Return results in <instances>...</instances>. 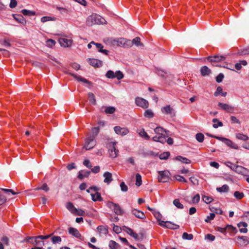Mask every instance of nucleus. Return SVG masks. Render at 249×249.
Listing matches in <instances>:
<instances>
[{"instance_id":"nucleus-3","label":"nucleus","mask_w":249,"mask_h":249,"mask_svg":"<svg viewBox=\"0 0 249 249\" xmlns=\"http://www.w3.org/2000/svg\"><path fill=\"white\" fill-rule=\"evenodd\" d=\"M107 206L108 208L113 211L117 215H123L124 214V211L121 209L120 206L117 203H114L111 201H108Z\"/></svg>"},{"instance_id":"nucleus-4","label":"nucleus","mask_w":249,"mask_h":249,"mask_svg":"<svg viewBox=\"0 0 249 249\" xmlns=\"http://www.w3.org/2000/svg\"><path fill=\"white\" fill-rule=\"evenodd\" d=\"M158 174V179L160 182H167L170 179V173L168 170L160 171Z\"/></svg>"},{"instance_id":"nucleus-8","label":"nucleus","mask_w":249,"mask_h":249,"mask_svg":"<svg viewBox=\"0 0 249 249\" xmlns=\"http://www.w3.org/2000/svg\"><path fill=\"white\" fill-rule=\"evenodd\" d=\"M159 225L164 228H168L170 229L176 230L179 228V226L170 221H163L159 220Z\"/></svg>"},{"instance_id":"nucleus-26","label":"nucleus","mask_w":249,"mask_h":249,"mask_svg":"<svg viewBox=\"0 0 249 249\" xmlns=\"http://www.w3.org/2000/svg\"><path fill=\"white\" fill-rule=\"evenodd\" d=\"M69 232L76 238H79L81 236V234L78 230L72 227H71L69 229Z\"/></svg>"},{"instance_id":"nucleus-52","label":"nucleus","mask_w":249,"mask_h":249,"mask_svg":"<svg viewBox=\"0 0 249 249\" xmlns=\"http://www.w3.org/2000/svg\"><path fill=\"white\" fill-rule=\"evenodd\" d=\"M202 200L205 203L208 204L212 202L213 201V198L212 197L203 196H202Z\"/></svg>"},{"instance_id":"nucleus-60","label":"nucleus","mask_w":249,"mask_h":249,"mask_svg":"<svg viewBox=\"0 0 249 249\" xmlns=\"http://www.w3.org/2000/svg\"><path fill=\"white\" fill-rule=\"evenodd\" d=\"M231 123L240 124V121L235 116H231Z\"/></svg>"},{"instance_id":"nucleus-10","label":"nucleus","mask_w":249,"mask_h":249,"mask_svg":"<svg viewBox=\"0 0 249 249\" xmlns=\"http://www.w3.org/2000/svg\"><path fill=\"white\" fill-rule=\"evenodd\" d=\"M135 103L138 106L143 108H147L149 106L148 102L145 99L141 97H137L136 98Z\"/></svg>"},{"instance_id":"nucleus-28","label":"nucleus","mask_w":249,"mask_h":249,"mask_svg":"<svg viewBox=\"0 0 249 249\" xmlns=\"http://www.w3.org/2000/svg\"><path fill=\"white\" fill-rule=\"evenodd\" d=\"M211 72V70L206 66L202 67L200 69V73L203 76L208 75Z\"/></svg>"},{"instance_id":"nucleus-5","label":"nucleus","mask_w":249,"mask_h":249,"mask_svg":"<svg viewBox=\"0 0 249 249\" xmlns=\"http://www.w3.org/2000/svg\"><path fill=\"white\" fill-rule=\"evenodd\" d=\"M106 76L109 79H113L116 78L118 80H121L124 77V74L120 71H117L115 72L111 70L108 71Z\"/></svg>"},{"instance_id":"nucleus-33","label":"nucleus","mask_w":249,"mask_h":249,"mask_svg":"<svg viewBox=\"0 0 249 249\" xmlns=\"http://www.w3.org/2000/svg\"><path fill=\"white\" fill-rule=\"evenodd\" d=\"M235 137L237 139L242 140L243 141H246L249 139V138L247 135L240 133L236 134Z\"/></svg>"},{"instance_id":"nucleus-39","label":"nucleus","mask_w":249,"mask_h":249,"mask_svg":"<svg viewBox=\"0 0 249 249\" xmlns=\"http://www.w3.org/2000/svg\"><path fill=\"white\" fill-rule=\"evenodd\" d=\"M21 13L23 15L28 16H34L36 14L35 12L27 9L22 10Z\"/></svg>"},{"instance_id":"nucleus-43","label":"nucleus","mask_w":249,"mask_h":249,"mask_svg":"<svg viewBox=\"0 0 249 249\" xmlns=\"http://www.w3.org/2000/svg\"><path fill=\"white\" fill-rule=\"evenodd\" d=\"M142 183V177L141 175L139 173L136 174V185L137 186H140Z\"/></svg>"},{"instance_id":"nucleus-36","label":"nucleus","mask_w":249,"mask_h":249,"mask_svg":"<svg viewBox=\"0 0 249 249\" xmlns=\"http://www.w3.org/2000/svg\"><path fill=\"white\" fill-rule=\"evenodd\" d=\"M109 247L111 249H117L120 247L118 243L113 240H110L109 243Z\"/></svg>"},{"instance_id":"nucleus-46","label":"nucleus","mask_w":249,"mask_h":249,"mask_svg":"<svg viewBox=\"0 0 249 249\" xmlns=\"http://www.w3.org/2000/svg\"><path fill=\"white\" fill-rule=\"evenodd\" d=\"M234 196L237 199H241L244 196V194L242 192H240L239 191H235L234 193Z\"/></svg>"},{"instance_id":"nucleus-49","label":"nucleus","mask_w":249,"mask_h":249,"mask_svg":"<svg viewBox=\"0 0 249 249\" xmlns=\"http://www.w3.org/2000/svg\"><path fill=\"white\" fill-rule=\"evenodd\" d=\"M42 190L45 192H48L50 190V188L46 183H44L41 187H39L35 189V190Z\"/></svg>"},{"instance_id":"nucleus-29","label":"nucleus","mask_w":249,"mask_h":249,"mask_svg":"<svg viewBox=\"0 0 249 249\" xmlns=\"http://www.w3.org/2000/svg\"><path fill=\"white\" fill-rule=\"evenodd\" d=\"M88 97L90 103L93 105H96V100L95 95L92 92H89L88 94Z\"/></svg>"},{"instance_id":"nucleus-1","label":"nucleus","mask_w":249,"mask_h":249,"mask_svg":"<svg viewBox=\"0 0 249 249\" xmlns=\"http://www.w3.org/2000/svg\"><path fill=\"white\" fill-rule=\"evenodd\" d=\"M106 22L105 19L101 16L93 14L87 18L86 24L89 26H91L95 24H103Z\"/></svg>"},{"instance_id":"nucleus-32","label":"nucleus","mask_w":249,"mask_h":249,"mask_svg":"<svg viewBox=\"0 0 249 249\" xmlns=\"http://www.w3.org/2000/svg\"><path fill=\"white\" fill-rule=\"evenodd\" d=\"M98 231L100 234H107L108 233V228L107 227H105L103 226H99L97 228Z\"/></svg>"},{"instance_id":"nucleus-17","label":"nucleus","mask_w":249,"mask_h":249,"mask_svg":"<svg viewBox=\"0 0 249 249\" xmlns=\"http://www.w3.org/2000/svg\"><path fill=\"white\" fill-rule=\"evenodd\" d=\"M218 106L220 107L223 110L226 111L229 113H232L233 111L234 107L227 104H224L219 102Z\"/></svg>"},{"instance_id":"nucleus-41","label":"nucleus","mask_w":249,"mask_h":249,"mask_svg":"<svg viewBox=\"0 0 249 249\" xmlns=\"http://www.w3.org/2000/svg\"><path fill=\"white\" fill-rule=\"evenodd\" d=\"M173 203V204L178 209H182L184 208L183 205L180 203L178 199H174Z\"/></svg>"},{"instance_id":"nucleus-47","label":"nucleus","mask_w":249,"mask_h":249,"mask_svg":"<svg viewBox=\"0 0 249 249\" xmlns=\"http://www.w3.org/2000/svg\"><path fill=\"white\" fill-rule=\"evenodd\" d=\"M132 43V45L135 44L136 46H142L143 44L141 43V39L139 37H136L132 40H131Z\"/></svg>"},{"instance_id":"nucleus-34","label":"nucleus","mask_w":249,"mask_h":249,"mask_svg":"<svg viewBox=\"0 0 249 249\" xmlns=\"http://www.w3.org/2000/svg\"><path fill=\"white\" fill-rule=\"evenodd\" d=\"M229 190V187L227 184H224L221 187L216 188V190L219 193L228 192Z\"/></svg>"},{"instance_id":"nucleus-54","label":"nucleus","mask_w":249,"mask_h":249,"mask_svg":"<svg viewBox=\"0 0 249 249\" xmlns=\"http://www.w3.org/2000/svg\"><path fill=\"white\" fill-rule=\"evenodd\" d=\"M139 134L141 137L144 138V139L147 140H148L150 139V137L148 135L147 133L144 130H142V131H141L139 133Z\"/></svg>"},{"instance_id":"nucleus-58","label":"nucleus","mask_w":249,"mask_h":249,"mask_svg":"<svg viewBox=\"0 0 249 249\" xmlns=\"http://www.w3.org/2000/svg\"><path fill=\"white\" fill-rule=\"evenodd\" d=\"M224 77V75L223 73H219L216 77V81L217 83H220L222 81L223 78Z\"/></svg>"},{"instance_id":"nucleus-48","label":"nucleus","mask_w":249,"mask_h":249,"mask_svg":"<svg viewBox=\"0 0 249 249\" xmlns=\"http://www.w3.org/2000/svg\"><path fill=\"white\" fill-rule=\"evenodd\" d=\"M182 237L183 239L190 240L193 239L194 236L192 234H188L187 232H184Z\"/></svg>"},{"instance_id":"nucleus-19","label":"nucleus","mask_w":249,"mask_h":249,"mask_svg":"<svg viewBox=\"0 0 249 249\" xmlns=\"http://www.w3.org/2000/svg\"><path fill=\"white\" fill-rule=\"evenodd\" d=\"M66 73L67 74H69L71 75V76H73L75 79H76L78 81H81L82 82H84L86 84H88L89 85L91 84V82L90 81H89V80H87L86 79H85L84 78H83L81 76H77V75H76L74 73H71L69 71H67Z\"/></svg>"},{"instance_id":"nucleus-18","label":"nucleus","mask_w":249,"mask_h":249,"mask_svg":"<svg viewBox=\"0 0 249 249\" xmlns=\"http://www.w3.org/2000/svg\"><path fill=\"white\" fill-rule=\"evenodd\" d=\"M58 42L60 45L63 47H69L71 44V40L65 38H59Z\"/></svg>"},{"instance_id":"nucleus-57","label":"nucleus","mask_w":249,"mask_h":249,"mask_svg":"<svg viewBox=\"0 0 249 249\" xmlns=\"http://www.w3.org/2000/svg\"><path fill=\"white\" fill-rule=\"evenodd\" d=\"M74 214L79 215V216H83L85 214V212L83 210L81 209H76V210L73 213Z\"/></svg>"},{"instance_id":"nucleus-11","label":"nucleus","mask_w":249,"mask_h":249,"mask_svg":"<svg viewBox=\"0 0 249 249\" xmlns=\"http://www.w3.org/2000/svg\"><path fill=\"white\" fill-rule=\"evenodd\" d=\"M234 169L235 172L239 174H241L245 176H248L249 175V170L243 166L237 165Z\"/></svg>"},{"instance_id":"nucleus-40","label":"nucleus","mask_w":249,"mask_h":249,"mask_svg":"<svg viewBox=\"0 0 249 249\" xmlns=\"http://www.w3.org/2000/svg\"><path fill=\"white\" fill-rule=\"evenodd\" d=\"M154 132L159 135H163L165 132V130L161 127L158 126L154 129Z\"/></svg>"},{"instance_id":"nucleus-64","label":"nucleus","mask_w":249,"mask_h":249,"mask_svg":"<svg viewBox=\"0 0 249 249\" xmlns=\"http://www.w3.org/2000/svg\"><path fill=\"white\" fill-rule=\"evenodd\" d=\"M189 180L194 185L198 184V180L194 177H191L190 178Z\"/></svg>"},{"instance_id":"nucleus-7","label":"nucleus","mask_w":249,"mask_h":249,"mask_svg":"<svg viewBox=\"0 0 249 249\" xmlns=\"http://www.w3.org/2000/svg\"><path fill=\"white\" fill-rule=\"evenodd\" d=\"M215 139L220 140L225 143L227 146L234 149H238V145L233 143L231 140L230 139L223 138V137H215Z\"/></svg>"},{"instance_id":"nucleus-35","label":"nucleus","mask_w":249,"mask_h":249,"mask_svg":"<svg viewBox=\"0 0 249 249\" xmlns=\"http://www.w3.org/2000/svg\"><path fill=\"white\" fill-rule=\"evenodd\" d=\"M176 159L180 161L181 162L183 163H190L191 162L190 160H189L186 158L182 157L181 156L176 157Z\"/></svg>"},{"instance_id":"nucleus-61","label":"nucleus","mask_w":249,"mask_h":249,"mask_svg":"<svg viewBox=\"0 0 249 249\" xmlns=\"http://www.w3.org/2000/svg\"><path fill=\"white\" fill-rule=\"evenodd\" d=\"M120 187L121 191L123 192H126L128 190V187L124 182H122L120 183Z\"/></svg>"},{"instance_id":"nucleus-50","label":"nucleus","mask_w":249,"mask_h":249,"mask_svg":"<svg viewBox=\"0 0 249 249\" xmlns=\"http://www.w3.org/2000/svg\"><path fill=\"white\" fill-rule=\"evenodd\" d=\"M144 116L145 117L151 118L154 116V113L151 110L147 109L145 111Z\"/></svg>"},{"instance_id":"nucleus-63","label":"nucleus","mask_w":249,"mask_h":249,"mask_svg":"<svg viewBox=\"0 0 249 249\" xmlns=\"http://www.w3.org/2000/svg\"><path fill=\"white\" fill-rule=\"evenodd\" d=\"M200 200V196L199 194L195 195L193 198V203H198Z\"/></svg>"},{"instance_id":"nucleus-12","label":"nucleus","mask_w":249,"mask_h":249,"mask_svg":"<svg viewBox=\"0 0 249 249\" xmlns=\"http://www.w3.org/2000/svg\"><path fill=\"white\" fill-rule=\"evenodd\" d=\"M238 244L241 246H246L249 244V237L246 236L236 237Z\"/></svg>"},{"instance_id":"nucleus-16","label":"nucleus","mask_w":249,"mask_h":249,"mask_svg":"<svg viewBox=\"0 0 249 249\" xmlns=\"http://www.w3.org/2000/svg\"><path fill=\"white\" fill-rule=\"evenodd\" d=\"M88 62L89 64L95 68H99L102 66V61L94 58H89Z\"/></svg>"},{"instance_id":"nucleus-53","label":"nucleus","mask_w":249,"mask_h":249,"mask_svg":"<svg viewBox=\"0 0 249 249\" xmlns=\"http://www.w3.org/2000/svg\"><path fill=\"white\" fill-rule=\"evenodd\" d=\"M211 211L217 214H222L223 213L222 210L220 208H214L213 207L210 208Z\"/></svg>"},{"instance_id":"nucleus-62","label":"nucleus","mask_w":249,"mask_h":249,"mask_svg":"<svg viewBox=\"0 0 249 249\" xmlns=\"http://www.w3.org/2000/svg\"><path fill=\"white\" fill-rule=\"evenodd\" d=\"M124 231H126V232L129 235H130L131 236V235L132 234H133V233L134 232L133 231L132 229H131V228H128V227H125L124 226Z\"/></svg>"},{"instance_id":"nucleus-56","label":"nucleus","mask_w":249,"mask_h":249,"mask_svg":"<svg viewBox=\"0 0 249 249\" xmlns=\"http://www.w3.org/2000/svg\"><path fill=\"white\" fill-rule=\"evenodd\" d=\"M215 217V214L214 213H211L210 215L207 216L205 221L207 223L210 222V221L213 220Z\"/></svg>"},{"instance_id":"nucleus-23","label":"nucleus","mask_w":249,"mask_h":249,"mask_svg":"<svg viewBox=\"0 0 249 249\" xmlns=\"http://www.w3.org/2000/svg\"><path fill=\"white\" fill-rule=\"evenodd\" d=\"M13 16L14 19L19 23L23 25L26 24V20L21 15L13 14Z\"/></svg>"},{"instance_id":"nucleus-2","label":"nucleus","mask_w":249,"mask_h":249,"mask_svg":"<svg viewBox=\"0 0 249 249\" xmlns=\"http://www.w3.org/2000/svg\"><path fill=\"white\" fill-rule=\"evenodd\" d=\"M109 43L113 46L122 47L124 48H129L132 46V43L130 40L124 38L117 39L110 38Z\"/></svg>"},{"instance_id":"nucleus-25","label":"nucleus","mask_w":249,"mask_h":249,"mask_svg":"<svg viewBox=\"0 0 249 249\" xmlns=\"http://www.w3.org/2000/svg\"><path fill=\"white\" fill-rule=\"evenodd\" d=\"M96 49L98 50V51L100 53H103L105 55H107L109 53V51L106 49H103L104 46L102 44L98 43H96L95 44Z\"/></svg>"},{"instance_id":"nucleus-6","label":"nucleus","mask_w":249,"mask_h":249,"mask_svg":"<svg viewBox=\"0 0 249 249\" xmlns=\"http://www.w3.org/2000/svg\"><path fill=\"white\" fill-rule=\"evenodd\" d=\"M161 112L165 114L169 115L171 117L176 116L175 109L171 107L170 105H167L161 108Z\"/></svg>"},{"instance_id":"nucleus-9","label":"nucleus","mask_w":249,"mask_h":249,"mask_svg":"<svg viewBox=\"0 0 249 249\" xmlns=\"http://www.w3.org/2000/svg\"><path fill=\"white\" fill-rule=\"evenodd\" d=\"M225 59L226 56L225 55H221L219 54L215 55L214 56H209L207 57L208 61L212 63L224 61Z\"/></svg>"},{"instance_id":"nucleus-37","label":"nucleus","mask_w":249,"mask_h":249,"mask_svg":"<svg viewBox=\"0 0 249 249\" xmlns=\"http://www.w3.org/2000/svg\"><path fill=\"white\" fill-rule=\"evenodd\" d=\"M66 208L72 213H73L76 210V208H75L73 204L70 202L67 203Z\"/></svg>"},{"instance_id":"nucleus-13","label":"nucleus","mask_w":249,"mask_h":249,"mask_svg":"<svg viewBox=\"0 0 249 249\" xmlns=\"http://www.w3.org/2000/svg\"><path fill=\"white\" fill-rule=\"evenodd\" d=\"M114 130L118 135L124 136L129 133V130L124 127H121L119 126H116L114 127Z\"/></svg>"},{"instance_id":"nucleus-24","label":"nucleus","mask_w":249,"mask_h":249,"mask_svg":"<svg viewBox=\"0 0 249 249\" xmlns=\"http://www.w3.org/2000/svg\"><path fill=\"white\" fill-rule=\"evenodd\" d=\"M103 176L105 177L104 182L109 184L113 180L112 174L109 172H106L104 173Z\"/></svg>"},{"instance_id":"nucleus-20","label":"nucleus","mask_w":249,"mask_h":249,"mask_svg":"<svg viewBox=\"0 0 249 249\" xmlns=\"http://www.w3.org/2000/svg\"><path fill=\"white\" fill-rule=\"evenodd\" d=\"M131 213L132 214L138 218L143 219L145 218L144 213L141 211L134 209L132 210Z\"/></svg>"},{"instance_id":"nucleus-44","label":"nucleus","mask_w":249,"mask_h":249,"mask_svg":"<svg viewBox=\"0 0 249 249\" xmlns=\"http://www.w3.org/2000/svg\"><path fill=\"white\" fill-rule=\"evenodd\" d=\"M51 240L53 244H59L62 241L61 238L58 236H53L51 238Z\"/></svg>"},{"instance_id":"nucleus-15","label":"nucleus","mask_w":249,"mask_h":249,"mask_svg":"<svg viewBox=\"0 0 249 249\" xmlns=\"http://www.w3.org/2000/svg\"><path fill=\"white\" fill-rule=\"evenodd\" d=\"M111 144L112 147L109 149V156L112 158H115L118 155L119 151L115 147L116 142H112Z\"/></svg>"},{"instance_id":"nucleus-45","label":"nucleus","mask_w":249,"mask_h":249,"mask_svg":"<svg viewBox=\"0 0 249 249\" xmlns=\"http://www.w3.org/2000/svg\"><path fill=\"white\" fill-rule=\"evenodd\" d=\"M196 139L199 142H202L204 141V136L201 133H198L196 135Z\"/></svg>"},{"instance_id":"nucleus-42","label":"nucleus","mask_w":249,"mask_h":249,"mask_svg":"<svg viewBox=\"0 0 249 249\" xmlns=\"http://www.w3.org/2000/svg\"><path fill=\"white\" fill-rule=\"evenodd\" d=\"M92 136L90 137H91V138H93L94 139L95 137L97 136L99 132L100 128L99 127H95L92 128Z\"/></svg>"},{"instance_id":"nucleus-59","label":"nucleus","mask_w":249,"mask_h":249,"mask_svg":"<svg viewBox=\"0 0 249 249\" xmlns=\"http://www.w3.org/2000/svg\"><path fill=\"white\" fill-rule=\"evenodd\" d=\"M53 20H54L53 18L51 17H48V16L43 17L41 18V21L42 22H45L48 21Z\"/></svg>"},{"instance_id":"nucleus-22","label":"nucleus","mask_w":249,"mask_h":249,"mask_svg":"<svg viewBox=\"0 0 249 249\" xmlns=\"http://www.w3.org/2000/svg\"><path fill=\"white\" fill-rule=\"evenodd\" d=\"M237 226L239 229V231L240 232H247L248 229H247V227L248 226V224L247 223L244 222H241L238 224Z\"/></svg>"},{"instance_id":"nucleus-14","label":"nucleus","mask_w":249,"mask_h":249,"mask_svg":"<svg viewBox=\"0 0 249 249\" xmlns=\"http://www.w3.org/2000/svg\"><path fill=\"white\" fill-rule=\"evenodd\" d=\"M96 142L93 138L89 137L86 142L84 147L86 150H90L95 145Z\"/></svg>"},{"instance_id":"nucleus-30","label":"nucleus","mask_w":249,"mask_h":249,"mask_svg":"<svg viewBox=\"0 0 249 249\" xmlns=\"http://www.w3.org/2000/svg\"><path fill=\"white\" fill-rule=\"evenodd\" d=\"M102 108H105L104 112L106 114H113L116 110L113 107H102Z\"/></svg>"},{"instance_id":"nucleus-27","label":"nucleus","mask_w":249,"mask_h":249,"mask_svg":"<svg viewBox=\"0 0 249 249\" xmlns=\"http://www.w3.org/2000/svg\"><path fill=\"white\" fill-rule=\"evenodd\" d=\"M90 174V171L81 170L79 172L78 178L82 179L84 178H87Z\"/></svg>"},{"instance_id":"nucleus-38","label":"nucleus","mask_w":249,"mask_h":249,"mask_svg":"<svg viewBox=\"0 0 249 249\" xmlns=\"http://www.w3.org/2000/svg\"><path fill=\"white\" fill-rule=\"evenodd\" d=\"M213 122L214 123V124L213 125V126L214 128H217L218 126H223V123L221 122H220L216 118L213 119Z\"/></svg>"},{"instance_id":"nucleus-55","label":"nucleus","mask_w":249,"mask_h":249,"mask_svg":"<svg viewBox=\"0 0 249 249\" xmlns=\"http://www.w3.org/2000/svg\"><path fill=\"white\" fill-rule=\"evenodd\" d=\"M175 178L176 180L179 182H187V181L186 179L183 178L182 176L180 175H177L175 176Z\"/></svg>"},{"instance_id":"nucleus-31","label":"nucleus","mask_w":249,"mask_h":249,"mask_svg":"<svg viewBox=\"0 0 249 249\" xmlns=\"http://www.w3.org/2000/svg\"><path fill=\"white\" fill-rule=\"evenodd\" d=\"M91 196L92 197V200L93 201H102L103 199L101 197L100 193L98 192H96L94 194H91Z\"/></svg>"},{"instance_id":"nucleus-21","label":"nucleus","mask_w":249,"mask_h":249,"mask_svg":"<svg viewBox=\"0 0 249 249\" xmlns=\"http://www.w3.org/2000/svg\"><path fill=\"white\" fill-rule=\"evenodd\" d=\"M30 239L34 240L36 245L37 246V247H40L42 249V246L45 245V242L43 240L41 239H37V236L36 237H29Z\"/></svg>"},{"instance_id":"nucleus-51","label":"nucleus","mask_w":249,"mask_h":249,"mask_svg":"<svg viewBox=\"0 0 249 249\" xmlns=\"http://www.w3.org/2000/svg\"><path fill=\"white\" fill-rule=\"evenodd\" d=\"M170 154L169 152H165L160 155V160H167L169 157Z\"/></svg>"}]
</instances>
